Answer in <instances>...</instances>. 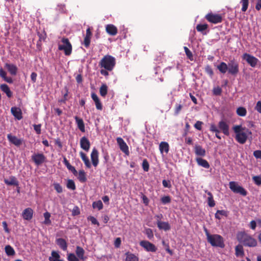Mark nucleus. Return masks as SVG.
<instances>
[{
  "mask_svg": "<svg viewBox=\"0 0 261 261\" xmlns=\"http://www.w3.org/2000/svg\"><path fill=\"white\" fill-rule=\"evenodd\" d=\"M210 131L215 133L216 137L219 139H221V137L219 135V134L220 133V130L217 128V127L214 124H211L210 128Z\"/></svg>",
  "mask_w": 261,
  "mask_h": 261,
  "instance_id": "nucleus-35",
  "label": "nucleus"
},
{
  "mask_svg": "<svg viewBox=\"0 0 261 261\" xmlns=\"http://www.w3.org/2000/svg\"><path fill=\"white\" fill-rule=\"evenodd\" d=\"M156 223L158 227L160 230L167 231L170 230L171 228V226L168 222H162L160 220H158Z\"/></svg>",
  "mask_w": 261,
  "mask_h": 261,
  "instance_id": "nucleus-20",
  "label": "nucleus"
},
{
  "mask_svg": "<svg viewBox=\"0 0 261 261\" xmlns=\"http://www.w3.org/2000/svg\"><path fill=\"white\" fill-rule=\"evenodd\" d=\"M205 18L209 22L214 24L221 23L223 21L222 15L215 14L212 12L207 13L205 16Z\"/></svg>",
  "mask_w": 261,
  "mask_h": 261,
  "instance_id": "nucleus-7",
  "label": "nucleus"
},
{
  "mask_svg": "<svg viewBox=\"0 0 261 261\" xmlns=\"http://www.w3.org/2000/svg\"><path fill=\"white\" fill-rule=\"evenodd\" d=\"M229 186L230 190L235 193H239L243 196H245L247 194V191L242 186L238 185L235 181H230Z\"/></svg>",
  "mask_w": 261,
  "mask_h": 261,
  "instance_id": "nucleus-6",
  "label": "nucleus"
},
{
  "mask_svg": "<svg viewBox=\"0 0 261 261\" xmlns=\"http://www.w3.org/2000/svg\"><path fill=\"white\" fill-rule=\"evenodd\" d=\"M182 108V106L181 105L176 103L175 106L174 114L175 115H178L180 112Z\"/></svg>",
  "mask_w": 261,
  "mask_h": 261,
  "instance_id": "nucleus-54",
  "label": "nucleus"
},
{
  "mask_svg": "<svg viewBox=\"0 0 261 261\" xmlns=\"http://www.w3.org/2000/svg\"><path fill=\"white\" fill-rule=\"evenodd\" d=\"M0 89L3 92L6 93L8 97L10 98L12 96V92L7 84H3L1 85Z\"/></svg>",
  "mask_w": 261,
  "mask_h": 261,
  "instance_id": "nucleus-27",
  "label": "nucleus"
},
{
  "mask_svg": "<svg viewBox=\"0 0 261 261\" xmlns=\"http://www.w3.org/2000/svg\"><path fill=\"white\" fill-rule=\"evenodd\" d=\"M33 211L31 208H27L24 210L22 215L24 219L30 220L33 218Z\"/></svg>",
  "mask_w": 261,
  "mask_h": 261,
  "instance_id": "nucleus-18",
  "label": "nucleus"
},
{
  "mask_svg": "<svg viewBox=\"0 0 261 261\" xmlns=\"http://www.w3.org/2000/svg\"><path fill=\"white\" fill-rule=\"evenodd\" d=\"M253 155L256 159H261V150H257L253 152Z\"/></svg>",
  "mask_w": 261,
  "mask_h": 261,
  "instance_id": "nucleus-62",
  "label": "nucleus"
},
{
  "mask_svg": "<svg viewBox=\"0 0 261 261\" xmlns=\"http://www.w3.org/2000/svg\"><path fill=\"white\" fill-rule=\"evenodd\" d=\"M80 214V211L78 206H75L72 211V215L73 216H77Z\"/></svg>",
  "mask_w": 261,
  "mask_h": 261,
  "instance_id": "nucleus-59",
  "label": "nucleus"
},
{
  "mask_svg": "<svg viewBox=\"0 0 261 261\" xmlns=\"http://www.w3.org/2000/svg\"><path fill=\"white\" fill-rule=\"evenodd\" d=\"M61 42L62 44L59 43L58 49L59 50H63L66 56H70L72 53V47L69 39L63 37L62 38Z\"/></svg>",
  "mask_w": 261,
  "mask_h": 261,
  "instance_id": "nucleus-5",
  "label": "nucleus"
},
{
  "mask_svg": "<svg viewBox=\"0 0 261 261\" xmlns=\"http://www.w3.org/2000/svg\"><path fill=\"white\" fill-rule=\"evenodd\" d=\"M163 186L165 188H170L171 187V185L170 184V181H167L165 179H164L162 181Z\"/></svg>",
  "mask_w": 261,
  "mask_h": 261,
  "instance_id": "nucleus-63",
  "label": "nucleus"
},
{
  "mask_svg": "<svg viewBox=\"0 0 261 261\" xmlns=\"http://www.w3.org/2000/svg\"><path fill=\"white\" fill-rule=\"evenodd\" d=\"M88 220L91 221L92 224L94 225H97L98 226L99 225V223L97 220V219L93 216H89L88 217Z\"/></svg>",
  "mask_w": 261,
  "mask_h": 261,
  "instance_id": "nucleus-56",
  "label": "nucleus"
},
{
  "mask_svg": "<svg viewBox=\"0 0 261 261\" xmlns=\"http://www.w3.org/2000/svg\"><path fill=\"white\" fill-rule=\"evenodd\" d=\"M125 254L126 256L125 261H139L138 257L134 254L127 252Z\"/></svg>",
  "mask_w": 261,
  "mask_h": 261,
  "instance_id": "nucleus-33",
  "label": "nucleus"
},
{
  "mask_svg": "<svg viewBox=\"0 0 261 261\" xmlns=\"http://www.w3.org/2000/svg\"><path fill=\"white\" fill-rule=\"evenodd\" d=\"M228 73L232 75L236 76L239 72V63L234 60H232L228 62Z\"/></svg>",
  "mask_w": 261,
  "mask_h": 261,
  "instance_id": "nucleus-8",
  "label": "nucleus"
},
{
  "mask_svg": "<svg viewBox=\"0 0 261 261\" xmlns=\"http://www.w3.org/2000/svg\"><path fill=\"white\" fill-rule=\"evenodd\" d=\"M54 189L58 193H61L63 191L62 186L58 183H54Z\"/></svg>",
  "mask_w": 261,
  "mask_h": 261,
  "instance_id": "nucleus-53",
  "label": "nucleus"
},
{
  "mask_svg": "<svg viewBox=\"0 0 261 261\" xmlns=\"http://www.w3.org/2000/svg\"><path fill=\"white\" fill-rule=\"evenodd\" d=\"M207 242L213 247L223 248L225 247L223 238L217 234H211L206 228L204 229Z\"/></svg>",
  "mask_w": 261,
  "mask_h": 261,
  "instance_id": "nucleus-3",
  "label": "nucleus"
},
{
  "mask_svg": "<svg viewBox=\"0 0 261 261\" xmlns=\"http://www.w3.org/2000/svg\"><path fill=\"white\" fill-rule=\"evenodd\" d=\"M203 122L200 121H197L194 124V127L197 129L200 130L202 129V125Z\"/></svg>",
  "mask_w": 261,
  "mask_h": 261,
  "instance_id": "nucleus-61",
  "label": "nucleus"
},
{
  "mask_svg": "<svg viewBox=\"0 0 261 261\" xmlns=\"http://www.w3.org/2000/svg\"><path fill=\"white\" fill-rule=\"evenodd\" d=\"M236 113L238 115L244 117L246 115L247 110L244 107H240L237 109Z\"/></svg>",
  "mask_w": 261,
  "mask_h": 261,
  "instance_id": "nucleus-38",
  "label": "nucleus"
},
{
  "mask_svg": "<svg viewBox=\"0 0 261 261\" xmlns=\"http://www.w3.org/2000/svg\"><path fill=\"white\" fill-rule=\"evenodd\" d=\"M208 27V24H198L196 25V29L198 32L201 33L203 35L207 34V31Z\"/></svg>",
  "mask_w": 261,
  "mask_h": 261,
  "instance_id": "nucleus-24",
  "label": "nucleus"
},
{
  "mask_svg": "<svg viewBox=\"0 0 261 261\" xmlns=\"http://www.w3.org/2000/svg\"><path fill=\"white\" fill-rule=\"evenodd\" d=\"M213 92L214 95H220L222 93V89L219 87H217L213 89Z\"/></svg>",
  "mask_w": 261,
  "mask_h": 261,
  "instance_id": "nucleus-60",
  "label": "nucleus"
},
{
  "mask_svg": "<svg viewBox=\"0 0 261 261\" xmlns=\"http://www.w3.org/2000/svg\"><path fill=\"white\" fill-rule=\"evenodd\" d=\"M5 249L6 253L8 256H13L15 253L14 249L10 245L6 246Z\"/></svg>",
  "mask_w": 261,
  "mask_h": 261,
  "instance_id": "nucleus-39",
  "label": "nucleus"
},
{
  "mask_svg": "<svg viewBox=\"0 0 261 261\" xmlns=\"http://www.w3.org/2000/svg\"><path fill=\"white\" fill-rule=\"evenodd\" d=\"M233 130L236 134L235 139L236 141L241 144L246 143L249 135H252V132L245 127L241 125H236L233 126Z\"/></svg>",
  "mask_w": 261,
  "mask_h": 261,
  "instance_id": "nucleus-1",
  "label": "nucleus"
},
{
  "mask_svg": "<svg viewBox=\"0 0 261 261\" xmlns=\"http://www.w3.org/2000/svg\"><path fill=\"white\" fill-rule=\"evenodd\" d=\"M67 187L68 189L74 190L75 189V185L74 182L72 179H68L67 183Z\"/></svg>",
  "mask_w": 261,
  "mask_h": 261,
  "instance_id": "nucleus-47",
  "label": "nucleus"
},
{
  "mask_svg": "<svg viewBox=\"0 0 261 261\" xmlns=\"http://www.w3.org/2000/svg\"><path fill=\"white\" fill-rule=\"evenodd\" d=\"M106 30L108 34L111 36H115L117 34V29L113 24H107L106 27Z\"/></svg>",
  "mask_w": 261,
  "mask_h": 261,
  "instance_id": "nucleus-19",
  "label": "nucleus"
},
{
  "mask_svg": "<svg viewBox=\"0 0 261 261\" xmlns=\"http://www.w3.org/2000/svg\"><path fill=\"white\" fill-rule=\"evenodd\" d=\"M56 243L64 251L67 249V244L65 240L62 238H59L56 240Z\"/></svg>",
  "mask_w": 261,
  "mask_h": 261,
  "instance_id": "nucleus-29",
  "label": "nucleus"
},
{
  "mask_svg": "<svg viewBox=\"0 0 261 261\" xmlns=\"http://www.w3.org/2000/svg\"><path fill=\"white\" fill-rule=\"evenodd\" d=\"M195 153L197 155L204 156L206 154L205 150L199 145H195L194 147Z\"/></svg>",
  "mask_w": 261,
  "mask_h": 261,
  "instance_id": "nucleus-22",
  "label": "nucleus"
},
{
  "mask_svg": "<svg viewBox=\"0 0 261 261\" xmlns=\"http://www.w3.org/2000/svg\"><path fill=\"white\" fill-rule=\"evenodd\" d=\"M80 156H81L82 160L84 162L86 167L88 168H90L91 167V163L90 162L88 157L86 155V154L84 152H83L82 151L80 152Z\"/></svg>",
  "mask_w": 261,
  "mask_h": 261,
  "instance_id": "nucleus-30",
  "label": "nucleus"
},
{
  "mask_svg": "<svg viewBox=\"0 0 261 261\" xmlns=\"http://www.w3.org/2000/svg\"><path fill=\"white\" fill-rule=\"evenodd\" d=\"M218 127L225 135L227 136L229 135V125L225 121H220L218 123Z\"/></svg>",
  "mask_w": 261,
  "mask_h": 261,
  "instance_id": "nucleus-14",
  "label": "nucleus"
},
{
  "mask_svg": "<svg viewBox=\"0 0 261 261\" xmlns=\"http://www.w3.org/2000/svg\"><path fill=\"white\" fill-rule=\"evenodd\" d=\"M141 246L143 247L147 251L154 252L156 251L157 248L152 243L147 241H142L140 242Z\"/></svg>",
  "mask_w": 261,
  "mask_h": 261,
  "instance_id": "nucleus-10",
  "label": "nucleus"
},
{
  "mask_svg": "<svg viewBox=\"0 0 261 261\" xmlns=\"http://www.w3.org/2000/svg\"><path fill=\"white\" fill-rule=\"evenodd\" d=\"M186 55L188 58L191 61L193 60V56L192 53L191 51V50L186 46H185L184 47Z\"/></svg>",
  "mask_w": 261,
  "mask_h": 261,
  "instance_id": "nucleus-46",
  "label": "nucleus"
},
{
  "mask_svg": "<svg viewBox=\"0 0 261 261\" xmlns=\"http://www.w3.org/2000/svg\"><path fill=\"white\" fill-rule=\"evenodd\" d=\"M33 127H34V130H35V132H36V133L38 135H39L41 134V124H34Z\"/></svg>",
  "mask_w": 261,
  "mask_h": 261,
  "instance_id": "nucleus-58",
  "label": "nucleus"
},
{
  "mask_svg": "<svg viewBox=\"0 0 261 261\" xmlns=\"http://www.w3.org/2000/svg\"><path fill=\"white\" fill-rule=\"evenodd\" d=\"M37 35L39 37V41L37 42V45H38L39 42L45 41L46 38V34L43 31L42 32H38Z\"/></svg>",
  "mask_w": 261,
  "mask_h": 261,
  "instance_id": "nucleus-42",
  "label": "nucleus"
},
{
  "mask_svg": "<svg viewBox=\"0 0 261 261\" xmlns=\"http://www.w3.org/2000/svg\"><path fill=\"white\" fill-rule=\"evenodd\" d=\"M92 206L94 208H97L98 210H100L103 208V204L101 200H98L93 202Z\"/></svg>",
  "mask_w": 261,
  "mask_h": 261,
  "instance_id": "nucleus-43",
  "label": "nucleus"
},
{
  "mask_svg": "<svg viewBox=\"0 0 261 261\" xmlns=\"http://www.w3.org/2000/svg\"><path fill=\"white\" fill-rule=\"evenodd\" d=\"M205 71L211 77L214 75L213 70L210 65H207L205 67Z\"/></svg>",
  "mask_w": 261,
  "mask_h": 261,
  "instance_id": "nucleus-51",
  "label": "nucleus"
},
{
  "mask_svg": "<svg viewBox=\"0 0 261 261\" xmlns=\"http://www.w3.org/2000/svg\"><path fill=\"white\" fill-rule=\"evenodd\" d=\"M240 3L242 5V12H246L248 9L249 5V0H241Z\"/></svg>",
  "mask_w": 261,
  "mask_h": 261,
  "instance_id": "nucleus-45",
  "label": "nucleus"
},
{
  "mask_svg": "<svg viewBox=\"0 0 261 261\" xmlns=\"http://www.w3.org/2000/svg\"><path fill=\"white\" fill-rule=\"evenodd\" d=\"M207 194L208 195L207 198L208 205L211 207H214L215 205V202L214 200L213 196L210 192H208Z\"/></svg>",
  "mask_w": 261,
  "mask_h": 261,
  "instance_id": "nucleus-37",
  "label": "nucleus"
},
{
  "mask_svg": "<svg viewBox=\"0 0 261 261\" xmlns=\"http://www.w3.org/2000/svg\"><path fill=\"white\" fill-rule=\"evenodd\" d=\"M255 109L259 113H261V101L257 102Z\"/></svg>",
  "mask_w": 261,
  "mask_h": 261,
  "instance_id": "nucleus-64",
  "label": "nucleus"
},
{
  "mask_svg": "<svg viewBox=\"0 0 261 261\" xmlns=\"http://www.w3.org/2000/svg\"><path fill=\"white\" fill-rule=\"evenodd\" d=\"M91 159L93 165L94 167H96L98 164L99 160H98V150L95 148H94L92 149V151L91 153Z\"/></svg>",
  "mask_w": 261,
  "mask_h": 261,
  "instance_id": "nucleus-15",
  "label": "nucleus"
},
{
  "mask_svg": "<svg viewBox=\"0 0 261 261\" xmlns=\"http://www.w3.org/2000/svg\"><path fill=\"white\" fill-rule=\"evenodd\" d=\"M74 118L79 129L83 133L85 132V127L83 120L77 116H75Z\"/></svg>",
  "mask_w": 261,
  "mask_h": 261,
  "instance_id": "nucleus-26",
  "label": "nucleus"
},
{
  "mask_svg": "<svg viewBox=\"0 0 261 261\" xmlns=\"http://www.w3.org/2000/svg\"><path fill=\"white\" fill-rule=\"evenodd\" d=\"M228 64L224 62H221L217 66V68L222 74H225L227 71Z\"/></svg>",
  "mask_w": 261,
  "mask_h": 261,
  "instance_id": "nucleus-31",
  "label": "nucleus"
},
{
  "mask_svg": "<svg viewBox=\"0 0 261 261\" xmlns=\"http://www.w3.org/2000/svg\"><path fill=\"white\" fill-rule=\"evenodd\" d=\"M7 139L11 143L15 145L16 146H19L21 145L23 142L22 139H19L15 136H13L11 134L7 135Z\"/></svg>",
  "mask_w": 261,
  "mask_h": 261,
  "instance_id": "nucleus-13",
  "label": "nucleus"
},
{
  "mask_svg": "<svg viewBox=\"0 0 261 261\" xmlns=\"http://www.w3.org/2000/svg\"><path fill=\"white\" fill-rule=\"evenodd\" d=\"M44 217V223L46 225H49L51 224V222L50 220V214L49 212H46L43 214Z\"/></svg>",
  "mask_w": 261,
  "mask_h": 261,
  "instance_id": "nucleus-44",
  "label": "nucleus"
},
{
  "mask_svg": "<svg viewBox=\"0 0 261 261\" xmlns=\"http://www.w3.org/2000/svg\"><path fill=\"white\" fill-rule=\"evenodd\" d=\"M235 254L237 257H243L244 256L245 253L242 245H238L236 246Z\"/></svg>",
  "mask_w": 261,
  "mask_h": 261,
  "instance_id": "nucleus-32",
  "label": "nucleus"
},
{
  "mask_svg": "<svg viewBox=\"0 0 261 261\" xmlns=\"http://www.w3.org/2000/svg\"><path fill=\"white\" fill-rule=\"evenodd\" d=\"M254 184L258 186L261 185V175L254 176L252 177Z\"/></svg>",
  "mask_w": 261,
  "mask_h": 261,
  "instance_id": "nucleus-48",
  "label": "nucleus"
},
{
  "mask_svg": "<svg viewBox=\"0 0 261 261\" xmlns=\"http://www.w3.org/2000/svg\"><path fill=\"white\" fill-rule=\"evenodd\" d=\"M78 179L81 182H84L87 180L86 173L83 170L79 171Z\"/></svg>",
  "mask_w": 261,
  "mask_h": 261,
  "instance_id": "nucleus-40",
  "label": "nucleus"
},
{
  "mask_svg": "<svg viewBox=\"0 0 261 261\" xmlns=\"http://www.w3.org/2000/svg\"><path fill=\"white\" fill-rule=\"evenodd\" d=\"M75 253L78 258L83 260H85L87 257L84 256L85 250L80 246H76Z\"/></svg>",
  "mask_w": 261,
  "mask_h": 261,
  "instance_id": "nucleus-23",
  "label": "nucleus"
},
{
  "mask_svg": "<svg viewBox=\"0 0 261 261\" xmlns=\"http://www.w3.org/2000/svg\"><path fill=\"white\" fill-rule=\"evenodd\" d=\"M80 146L83 149H84L86 151H89L90 147V142L86 137H83L81 139Z\"/></svg>",
  "mask_w": 261,
  "mask_h": 261,
  "instance_id": "nucleus-16",
  "label": "nucleus"
},
{
  "mask_svg": "<svg viewBox=\"0 0 261 261\" xmlns=\"http://www.w3.org/2000/svg\"><path fill=\"white\" fill-rule=\"evenodd\" d=\"M159 148L161 152L164 151L166 153H168L169 150V145L166 142H161Z\"/></svg>",
  "mask_w": 261,
  "mask_h": 261,
  "instance_id": "nucleus-34",
  "label": "nucleus"
},
{
  "mask_svg": "<svg viewBox=\"0 0 261 261\" xmlns=\"http://www.w3.org/2000/svg\"><path fill=\"white\" fill-rule=\"evenodd\" d=\"M116 65V59L112 56L105 55L99 61L98 66L109 71L113 70Z\"/></svg>",
  "mask_w": 261,
  "mask_h": 261,
  "instance_id": "nucleus-4",
  "label": "nucleus"
},
{
  "mask_svg": "<svg viewBox=\"0 0 261 261\" xmlns=\"http://www.w3.org/2000/svg\"><path fill=\"white\" fill-rule=\"evenodd\" d=\"M90 39H91V37H86V36L85 37L83 44L85 47H86V48L89 47L90 44Z\"/></svg>",
  "mask_w": 261,
  "mask_h": 261,
  "instance_id": "nucleus-57",
  "label": "nucleus"
},
{
  "mask_svg": "<svg viewBox=\"0 0 261 261\" xmlns=\"http://www.w3.org/2000/svg\"><path fill=\"white\" fill-rule=\"evenodd\" d=\"M117 143L118 144L120 150L125 154L128 155L129 154L128 147L126 143L120 137H118L116 139Z\"/></svg>",
  "mask_w": 261,
  "mask_h": 261,
  "instance_id": "nucleus-12",
  "label": "nucleus"
},
{
  "mask_svg": "<svg viewBox=\"0 0 261 261\" xmlns=\"http://www.w3.org/2000/svg\"><path fill=\"white\" fill-rule=\"evenodd\" d=\"M99 93L101 96L105 97L108 93V87L106 84H103L100 87Z\"/></svg>",
  "mask_w": 261,
  "mask_h": 261,
  "instance_id": "nucleus-41",
  "label": "nucleus"
},
{
  "mask_svg": "<svg viewBox=\"0 0 261 261\" xmlns=\"http://www.w3.org/2000/svg\"><path fill=\"white\" fill-rule=\"evenodd\" d=\"M242 58L252 67H255L258 61L256 58L247 53L244 54Z\"/></svg>",
  "mask_w": 261,
  "mask_h": 261,
  "instance_id": "nucleus-9",
  "label": "nucleus"
},
{
  "mask_svg": "<svg viewBox=\"0 0 261 261\" xmlns=\"http://www.w3.org/2000/svg\"><path fill=\"white\" fill-rule=\"evenodd\" d=\"M142 168L143 170L145 172H147L149 169V165L146 159H144L142 162Z\"/></svg>",
  "mask_w": 261,
  "mask_h": 261,
  "instance_id": "nucleus-49",
  "label": "nucleus"
},
{
  "mask_svg": "<svg viewBox=\"0 0 261 261\" xmlns=\"http://www.w3.org/2000/svg\"><path fill=\"white\" fill-rule=\"evenodd\" d=\"M237 238L245 246L254 247L257 245L256 239L245 231L239 232L237 234Z\"/></svg>",
  "mask_w": 261,
  "mask_h": 261,
  "instance_id": "nucleus-2",
  "label": "nucleus"
},
{
  "mask_svg": "<svg viewBox=\"0 0 261 261\" xmlns=\"http://www.w3.org/2000/svg\"><path fill=\"white\" fill-rule=\"evenodd\" d=\"M11 112L14 117L17 120H21L22 118V112L20 108L15 107H12Z\"/></svg>",
  "mask_w": 261,
  "mask_h": 261,
  "instance_id": "nucleus-17",
  "label": "nucleus"
},
{
  "mask_svg": "<svg viewBox=\"0 0 261 261\" xmlns=\"http://www.w3.org/2000/svg\"><path fill=\"white\" fill-rule=\"evenodd\" d=\"M145 234L149 239L153 238V233L152 230L150 228H147L145 230Z\"/></svg>",
  "mask_w": 261,
  "mask_h": 261,
  "instance_id": "nucleus-55",
  "label": "nucleus"
},
{
  "mask_svg": "<svg viewBox=\"0 0 261 261\" xmlns=\"http://www.w3.org/2000/svg\"><path fill=\"white\" fill-rule=\"evenodd\" d=\"M4 182L8 186H18V181L15 176H11L9 179H5Z\"/></svg>",
  "mask_w": 261,
  "mask_h": 261,
  "instance_id": "nucleus-28",
  "label": "nucleus"
},
{
  "mask_svg": "<svg viewBox=\"0 0 261 261\" xmlns=\"http://www.w3.org/2000/svg\"><path fill=\"white\" fill-rule=\"evenodd\" d=\"M161 200L162 203L165 204L170 203L171 200L169 196H165L161 198Z\"/></svg>",
  "mask_w": 261,
  "mask_h": 261,
  "instance_id": "nucleus-52",
  "label": "nucleus"
},
{
  "mask_svg": "<svg viewBox=\"0 0 261 261\" xmlns=\"http://www.w3.org/2000/svg\"><path fill=\"white\" fill-rule=\"evenodd\" d=\"M228 215V212L225 210H218L215 215V217L216 219L220 220L221 219L220 216H224L227 217Z\"/></svg>",
  "mask_w": 261,
  "mask_h": 261,
  "instance_id": "nucleus-36",
  "label": "nucleus"
},
{
  "mask_svg": "<svg viewBox=\"0 0 261 261\" xmlns=\"http://www.w3.org/2000/svg\"><path fill=\"white\" fill-rule=\"evenodd\" d=\"M68 261H79V259L74 253H69L67 256Z\"/></svg>",
  "mask_w": 261,
  "mask_h": 261,
  "instance_id": "nucleus-50",
  "label": "nucleus"
},
{
  "mask_svg": "<svg viewBox=\"0 0 261 261\" xmlns=\"http://www.w3.org/2000/svg\"><path fill=\"white\" fill-rule=\"evenodd\" d=\"M45 159L46 158L43 153L34 154L32 156V160L37 166L45 162Z\"/></svg>",
  "mask_w": 261,
  "mask_h": 261,
  "instance_id": "nucleus-11",
  "label": "nucleus"
},
{
  "mask_svg": "<svg viewBox=\"0 0 261 261\" xmlns=\"http://www.w3.org/2000/svg\"><path fill=\"white\" fill-rule=\"evenodd\" d=\"M196 161L197 164L200 166L206 169L209 168L210 167L208 162L205 159H203L201 158H197L196 159Z\"/></svg>",
  "mask_w": 261,
  "mask_h": 261,
  "instance_id": "nucleus-25",
  "label": "nucleus"
},
{
  "mask_svg": "<svg viewBox=\"0 0 261 261\" xmlns=\"http://www.w3.org/2000/svg\"><path fill=\"white\" fill-rule=\"evenodd\" d=\"M5 66L11 75H15L17 74L18 68L16 65L12 64L6 63Z\"/></svg>",
  "mask_w": 261,
  "mask_h": 261,
  "instance_id": "nucleus-21",
  "label": "nucleus"
}]
</instances>
